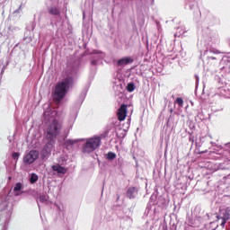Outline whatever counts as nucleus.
Listing matches in <instances>:
<instances>
[{
    "label": "nucleus",
    "mask_w": 230,
    "mask_h": 230,
    "mask_svg": "<svg viewBox=\"0 0 230 230\" xmlns=\"http://www.w3.org/2000/svg\"><path fill=\"white\" fill-rule=\"evenodd\" d=\"M222 218L225 219V220H229V218H230L229 213L226 212L225 216Z\"/></svg>",
    "instance_id": "19"
},
{
    "label": "nucleus",
    "mask_w": 230,
    "mask_h": 230,
    "mask_svg": "<svg viewBox=\"0 0 230 230\" xmlns=\"http://www.w3.org/2000/svg\"><path fill=\"white\" fill-rule=\"evenodd\" d=\"M208 60H216V58L214 57H210L208 58Z\"/></svg>",
    "instance_id": "22"
},
{
    "label": "nucleus",
    "mask_w": 230,
    "mask_h": 230,
    "mask_svg": "<svg viewBox=\"0 0 230 230\" xmlns=\"http://www.w3.org/2000/svg\"><path fill=\"white\" fill-rule=\"evenodd\" d=\"M211 53H215L216 55H220V50L217 49H210Z\"/></svg>",
    "instance_id": "17"
},
{
    "label": "nucleus",
    "mask_w": 230,
    "mask_h": 230,
    "mask_svg": "<svg viewBox=\"0 0 230 230\" xmlns=\"http://www.w3.org/2000/svg\"><path fill=\"white\" fill-rule=\"evenodd\" d=\"M135 89H136V85H135L133 83L128 84V85H127V91H128V93L134 92Z\"/></svg>",
    "instance_id": "12"
},
{
    "label": "nucleus",
    "mask_w": 230,
    "mask_h": 230,
    "mask_svg": "<svg viewBox=\"0 0 230 230\" xmlns=\"http://www.w3.org/2000/svg\"><path fill=\"white\" fill-rule=\"evenodd\" d=\"M106 157L109 161H112L114 159H116V154L110 152L106 155Z\"/></svg>",
    "instance_id": "13"
},
{
    "label": "nucleus",
    "mask_w": 230,
    "mask_h": 230,
    "mask_svg": "<svg viewBox=\"0 0 230 230\" xmlns=\"http://www.w3.org/2000/svg\"><path fill=\"white\" fill-rule=\"evenodd\" d=\"M66 143L68 145H75V143H78V140H71V139H69V140L66 141Z\"/></svg>",
    "instance_id": "18"
},
{
    "label": "nucleus",
    "mask_w": 230,
    "mask_h": 230,
    "mask_svg": "<svg viewBox=\"0 0 230 230\" xmlns=\"http://www.w3.org/2000/svg\"><path fill=\"white\" fill-rule=\"evenodd\" d=\"M134 62V59L130 57L122 58L118 61L119 66H127L128 64H132Z\"/></svg>",
    "instance_id": "6"
},
{
    "label": "nucleus",
    "mask_w": 230,
    "mask_h": 230,
    "mask_svg": "<svg viewBox=\"0 0 230 230\" xmlns=\"http://www.w3.org/2000/svg\"><path fill=\"white\" fill-rule=\"evenodd\" d=\"M176 103H178V105H180V107H182V105H184V101L182 100V98H177Z\"/></svg>",
    "instance_id": "16"
},
{
    "label": "nucleus",
    "mask_w": 230,
    "mask_h": 230,
    "mask_svg": "<svg viewBox=\"0 0 230 230\" xmlns=\"http://www.w3.org/2000/svg\"><path fill=\"white\" fill-rule=\"evenodd\" d=\"M48 154H49V155L51 154V151L49 150V151L48 152Z\"/></svg>",
    "instance_id": "24"
},
{
    "label": "nucleus",
    "mask_w": 230,
    "mask_h": 230,
    "mask_svg": "<svg viewBox=\"0 0 230 230\" xmlns=\"http://www.w3.org/2000/svg\"><path fill=\"white\" fill-rule=\"evenodd\" d=\"M73 85V78L66 77L63 81L58 83L54 87L53 98L56 102H60L67 93V89Z\"/></svg>",
    "instance_id": "1"
},
{
    "label": "nucleus",
    "mask_w": 230,
    "mask_h": 230,
    "mask_svg": "<svg viewBox=\"0 0 230 230\" xmlns=\"http://www.w3.org/2000/svg\"><path fill=\"white\" fill-rule=\"evenodd\" d=\"M52 170L57 172V173H66L67 170L58 164L53 165Z\"/></svg>",
    "instance_id": "7"
},
{
    "label": "nucleus",
    "mask_w": 230,
    "mask_h": 230,
    "mask_svg": "<svg viewBox=\"0 0 230 230\" xmlns=\"http://www.w3.org/2000/svg\"><path fill=\"white\" fill-rule=\"evenodd\" d=\"M49 13H51L52 15H58L60 12L57 9V7H51L49 9Z\"/></svg>",
    "instance_id": "14"
},
{
    "label": "nucleus",
    "mask_w": 230,
    "mask_h": 230,
    "mask_svg": "<svg viewBox=\"0 0 230 230\" xmlns=\"http://www.w3.org/2000/svg\"><path fill=\"white\" fill-rule=\"evenodd\" d=\"M136 195H137L136 188H129L128 190V197H129V199H134Z\"/></svg>",
    "instance_id": "10"
},
{
    "label": "nucleus",
    "mask_w": 230,
    "mask_h": 230,
    "mask_svg": "<svg viewBox=\"0 0 230 230\" xmlns=\"http://www.w3.org/2000/svg\"><path fill=\"white\" fill-rule=\"evenodd\" d=\"M102 145V138L100 137H92L86 138L83 144L82 152L83 154H92Z\"/></svg>",
    "instance_id": "2"
},
{
    "label": "nucleus",
    "mask_w": 230,
    "mask_h": 230,
    "mask_svg": "<svg viewBox=\"0 0 230 230\" xmlns=\"http://www.w3.org/2000/svg\"><path fill=\"white\" fill-rule=\"evenodd\" d=\"M19 153H13V159H19Z\"/></svg>",
    "instance_id": "20"
},
{
    "label": "nucleus",
    "mask_w": 230,
    "mask_h": 230,
    "mask_svg": "<svg viewBox=\"0 0 230 230\" xmlns=\"http://www.w3.org/2000/svg\"><path fill=\"white\" fill-rule=\"evenodd\" d=\"M49 199V198L48 197V195H42L40 197V202H42V203L48 202Z\"/></svg>",
    "instance_id": "15"
},
{
    "label": "nucleus",
    "mask_w": 230,
    "mask_h": 230,
    "mask_svg": "<svg viewBox=\"0 0 230 230\" xmlns=\"http://www.w3.org/2000/svg\"><path fill=\"white\" fill-rule=\"evenodd\" d=\"M217 220H220V218H222V217H220V216H217Z\"/></svg>",
    "instance_id": "23"
},
{
    "label": "nucleus",
    "mask_w": 230,
    "mask_h": 230,
    "mask_svg": "<svg viewBox=\"0 0 230 230\" xmlns=\"http://www.w3.org/2000/svg\"><path fill=\"white\" fill-rule=\"evenodd\" d=\"M226 223H227V220L222 218V223H221L222 227H225Z\"/></svg>",
    "instance_id": "21"
},
{
    "label": "nucleus",
    "mask_w": 230,
    "mask_h": 230,
    "mask_svg": "<svg viewBox=\"0 0 230 230\" xmlns=\"http://www.w3.org/2000/svg\"><path fill=\"white\" fill-rule=\"evenodd\" d=\"M132 114L134 112V108L132 105H127V104H121V106L119 108L117 111V116L119 121H125L127 119V114Z\"/></svg>",
    "instance_id": "3"
},
{
    "label": "nucleus",
    "mask_w": 230,
    "mask_h": 230,
    "mask_svg": "<svg viewBox=\"0 0 230 230\" xmlns=\"http://www.w3.org/2000/svg\"><path fill=\"white\" fill-rule=\"evenodd\" d=\"M37 181H39V175H37V173H31L30 175V182L31 184H35V182H37Z\"/></svg>",
    "instance_id": "11"
},
{
    "label": "nucleus",
    "mask_w": 230,
    "mask_h": 230,
    "mask_svg": "<svg viewBox=\"0 0 230 230\" xmlns=\"http://www.w3.org/2000/svg\"><path fill=\"white\" fill-rule=\"evenodd\" d=\"M60 128L61 126L57 120H52L47 129V137H49V139L57 137V136H58V132H60Z\"/></svg>",
    "instance_id": "4"
},
{
    "label": "nucleus",
    "mask_w": 230,
    "mask_h": 230,
    "mask_svg": "<svg viewBox=\"0 0 230 230\" xmlns=\"http://www.w3.org/2000/svg\"><path fill=\"white\" fill-rule=\"evenodd\" d=\"M39 159V151L31 150L23 157V164L25 166H30V164H33L35 161Z\"/></svg>",
    "instance_id": "5"
},
{
    "label": "nucleus",
    "mask_w": 230,
    "mask_h": 230,
    "mask_svg": "<svg viewBox=\"0 0 230 230\" xmlns=\"http://www.w3.org/2000/svg\"><path fill=\"white\" fill-rule=\"evenodd\" d=\"M220 93L222 96H227V94H230V84H226L225 86L221 87Z\"/></svg>",
    "instance_id": "8"
},
{
    "label": "nucleus",
    "mask_w": 230,
    "mask_h": 230,
    "mask_svg": "<svg viewBox=\"0 0 230 230\" xmlns=\"http://www.w3.org/2000/svg\"><path fill=\"white\" fill-rule=\"evenodd\" d=\"M22 190V183L18 182L14 185L13 187V191L15 193L16 196L21 195L20 191Z\"/></svg>",
    "instance_id": "9"
}]
</instances>
